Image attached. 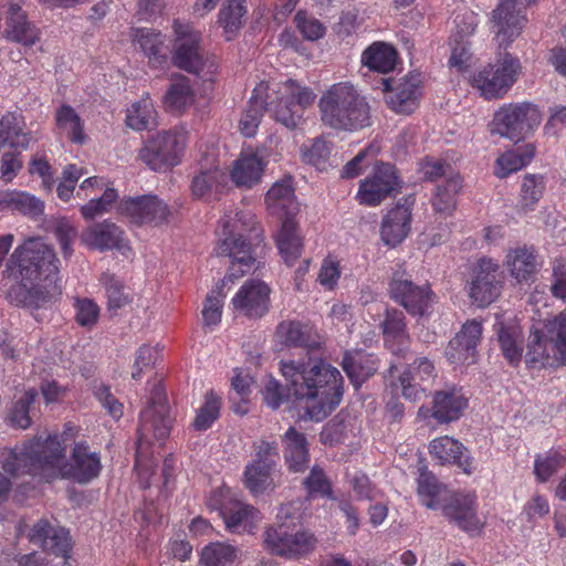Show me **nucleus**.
<instances>
[{"instance_id": "obj_38", "label": "nucleus", "mask_w": 566, "mask_h": 566, "mask_svg": "<svg viewBox=\"0 0 566 566\" xmlns=\"http://www.w3.org/2000/svg\"><path fill=\"white\" fill-rule=\"evenodd\" d=\"M387 347L397 355H402L408 348L405 316L399 311H388L381 324Z\"/></svg>"}, {"instance_id": "obj_45", "label": "nucleus", "mask_w": 566, "mask_h": 566, "mask_svg": "<svg viewBox=\"0 0 566 566\" xmlns=\"http://www.w3.org/2000/svg\"><path fill=\"white\" fill-rule=\"evenodd\" d=\"M193 99L195 94L189 78L179 75L172 78L164 97V105L170 112H182L193 103Z\"/></svg>"}, {"instance_id": "obj_59", "label": "nucleus", "mask_w": 566, "mask_h": 566, "mask_svg": "<svg viewBox=\"0 0 566 566\" xmlns=\"http://www.w3.org/2000/svg\"><path fill=\"white\" fill-rule=\"evenodd\" d=\"M220 412V399L214 394H208L205 403L199 408L192 426L198 431H206L218 419Z\"/></svg>"}, {"instance_id": "obj_20", "label": "nucleus", "mask_w": 566, "mask_h": 566, "mask_svg": "<svg viewBox=\"0 0 566 566\" xmlns=\"http://www.w3.org/2000/svg\"><path fill=\"white\" fill-rule=\"evenodd\" d=\"M384 92L387 96L388 106L398 114H410L417 106L420 96L421 80L419 74L409 73L401 77L395 86H391L389 78H382Z\"/></svg>"}, {"instance_id": "obj_15", "label": "nucleus", "mask_w": 566, "mask_h": 566, "mask_svg": "<svg viewBox=\"0 0 566 566\" xmlns=\"http://www.w3.org/2000/svg\"><path fill=\"white\" fill-rule=\"evenodd\" d=\"M398 186L399 180L394 166L381 164L360 181L356 198L360 205L375 207L397 190Z\"/></svg>"}, {"instance_id": "obj_58", "label": "nucleus", "mask_w": 566, "mask_h": 566, "mask_svg": "<svg viewBox=\"0 0 566 566\" xmlns=\"http://www.w3.org/2000/svg\"><path fill=\"white\" fill-rule=\"evenodd\" d=\"M499 342L504 357L511 363L516 364L521 360L522 348L520 346L521 332L515 326H502L499 331Z\"/></svg>"}, {"instance_id": "obj_56", "label": "nucleus", "mask_w": 566, "mask_h": 566, "mask_svg": "<svg viewBox=\"0 0 566 566\" xmlns=\"http://www.w3.org/2000/svg\"><path fill=\"white\" fill-rule=\"evenodd\" d=\"M295 27L306 41H318L326 34V25L305 10H300L294 17Z\"/></svg>"}, {"instance_id": "obj_60", "label": "nucleus", "mask_w": 566, "mask_h": 566, "mask_svg": "<svg viewBox=\"0 0 566 566\" xmlns=\"http://www.w3.org/2000/svg\"><path fill=\"white\" fill-rule=\"evenodd\" d=\"M546 188L545 179L541 175H526L521 187V203L525 208H533L542 198Z\"/></svg>"}, {"instance_id": "obj_29", "label": "nucleus", "mask_w": 566, "mask_h": 566, "mask_svg": "<svg viewBox=\"0 0 566 566\" xmlns=\"http://www.w3.org/2000/svg\"><path fill=\"white\" fill-rule=\"evenodd\" d=\"M464 446L449 437L443 436L433 439L429 444V453L440 464H454L463 470L464 473H472V461L467 455Z\"/></svg>"}, {"instance_id": "obj_64", "label": "nucleus", "mask_w": 566, "mask_h": 566, "mask_svg": "<svg viewBox=\"0 0 566 566\" xmlns=\"http://www.w3.org/2000/svg\"><path fill=\"white\" fill-rule=\"evenodd\" d=\"M75 319L83 327H93L99 317L98 305L90 298H77L75 301Z\"/></svg>"}, {"instance_id": "obj_53", "label": "nucleus", "mask_w": 566, "mask_h": 566, "mask_svg": "<svg viewBox=\"0 0 566 566\" xmlns=\"http://www.w3.org/2000/svg\"><path fill=\"white\" fill-rule=\"evenodd\" d=\"M237 558V549L230 544L211 543L202 552L200 562L202 566H228Z\"/></svg>"}, {"instance_id": "obj_35", "label": "nucleus", "mask_w": 566, "mask_h": 566, "mask_svg": "<svg viewBox=\"0 0 566 566\" xmlns=\"http://www.w3.org/2000/svg\"><path fill=\"white\" fill-rule=\"evenodd\" d=\"M158 113L149 95L132 103L125 114V124L135 132L151 130L157 127Z\"/></svg>"}, {"instance_id": "obj_13", "label": "nucleus", "mask_w": 566, "mask_h": 566, "mask_svg": "<svg viewBox=\"0 0 566 566\" xmlns=\"http://www.w3.org/2000/svg\"><path fill=\"white\" fill-rule=\"evenodd\" d=\"M264 543L276 555L297 558L315 548L316 537L308 531L290 534L286 527L276 526L266 530Z\"/></svg>"}, {"instance_id": "obj_28", "label": "nucleus", "mask_w": 566, "mask_h": 566, "mask_svg": "<svg viewBox=\"0 0 566 566\" xmlns=\"http://www.w3.org/2000/svg\"><path fill=\"white\" fill-rule=\"evenodd\" d=\"M266 163L256 151H242L232 163L230 178L240 188H252L262 178Z\"/></svg>"}, {"instance_id": "obj_48", "label": "nucleus", "mask_w": 566, "mask_h": 566, "mask_svg": "<svg viewBox=\"0 0 566 566\" xmlns=\"http://www.w3.org/2000/svg\"><path fill=\"white\" fill-rule=\"evenodd\" d=\"M273 471L269 465L248 463L243 472V484L253 495L272 491L276 488Z\"/></svg>"}, {"instance_id": "obj_1", "label": "nucleus", "mask_w": 566, "mask_h": 566, "mask_svg": "<svg viewBox=\"0 0 566 566\" xmlns=\"http://www.w3.org/2000/svg\"><path fill=\"white\" fill-rule=\"evenodd\" d=\"M0 462L4 472L14 479L28 474L48 482L62 478L88 483L102 469L98 453L84 442L74 446L69 462L57 436H49L44 440L38 438L21 449L4 450L0 454Z\"/></svg>"}, {"instance_id": "obj_42", "label": "nucleus", "mask_w": 566, "mask_h": 566, "mask_svg": "<svg viewBox=\"0 0 566 566\" xmlns=\"http://www.w3.org/2000/svg\"><path fill=\"white\" fill-rule=\"evenodd\" d=\"M276 334L287 346L314 348L318 344L313 328L296 321L282 322L277 326Z\"/></svg>"}, {"instance_id": "obj_11", "label": "nucleus", "mask_w": 566, "mask_h": 566, "mask_svg": "<svg viewBox=\"0 0 566 566\" xmlns=\"http://www.w3.org/2000/svg\"><path fill=\"white\" fill-rule=\"evenodd\" d=\"M541 122V113L534 104H506L495 112L489 129L492 135L520 140L536 128Z\"/></svg>"}, {"instance_id": "obj_3", "label": "nucleus", "mask_w": 566, "mask_h": 566, "mask_svg": "<svg viewBox=\"0 0 566 566\" xmlns=\"http://www.w3.org/2000/svg\"><path fill=\"white\" fill-rule=\"evenodd\" d=\"M281 371L290 392L301 402L308 419H325L339 403L342 375L321 359L308 357L281 361Z\"/></svg>"}, {"instance_id": "obj_40", "label": "nucleus", "mask_w": 566, "mask_h": 566, "mask_svg": "<svg viewBox=\"0 0 566 566\" xmlns=\"http://www.w3.org/2000/svg\"><path fill=\"white\" fill-rule=\"evenodd\" d=\"M135 50L142 51L151 63H161L164 40L160 32L148 28H132L129 33Z\"/></svg>"}, {"instance_id": "obj_33", "label": "nucleus", "mask_w": 566, "mask_h": 566, "mask_svg": "<svg viewBox=\"0 0 566 566\" xmlns=\"http://www.w3.org/2000/svg\"><path fill=\"white\" fill-rule=\"evenodd\" d=\"M411 210L407 205H397L385 216L380 235L387 245L399 244L408 234L410 229Z\"/></svg>"}, {"instance_id": "obj_19", "label": "nucleus", "mask_w": 566, "mask_h": 566, "mask_svg": "<svg viewBox=\"0 0 566 566\" xmlns=\"http://www.w3.org/2000/svg\"><path fill=\"white\" fill-rule=\"evenodd\" d=\"M525 363L533 369H539L562 363V357L557 352V348H555L552 337L547 334L543 322H537L531 327Z\"/></svg>"}, {"instance_id": "obj_54", "label": "nucleus", "mask_w": 566, "mask_h": 566, "mask_svg": "<svg viewBox=\"0 0 566 566\" xmlns=\"http://www.w3.org/2000/svg\"><path fill=\"white\" fill-rule=\"evenodd\" d=\"M450 49L449 66L457 72H467L475 63V57L467 39L451 36Z\"/></svg>"}, {"instance_id": "obj_27", "label": "nucleus", "mask_w": 566, "mask_h": 566, "mask_svg": "<svg viewBox=\"0 0 566 566\" xmlns=\"http://www.w3.org/2000/svg\"><path fill=\"white\" fill-rule=\"evenodd\" d=\"M436 376L434 365L427 357L417 358L398 378L405 398L416 401L423 394L422 384Z\"/></svg>"}, {"instance_id": "obj_63", "label": "nucleus", "mask_w": 566, "mask_h": 566, "mask_svg": "<svg viewBox=\"0 0 566 566\" xmlns=\"http://www.w3.org/2000/svg\"><path fill=\"white\" fill-rule=\"evenodd\" d=\"M101 282L105 287L107 304L111 310L120 308L128 303V296L124 292L123 283L113 274L104 273Z\"/></svg>"}, {"instance_id": "obj_37", "label": "nucleus", "mask_w": 566, "mask_h": 566, "mask_svg": "<svg viewBox=\"0 0 566 566\" xmlns=\"http://www.w3.org/2000/svg\"><path fill=\"white\" fill-rule=\"evenodd\" d=\"M275 239L284 262L290 266L293 265L301 256L303 249V239L293 218H284L282 220Z\"/></svg>"}, {"instance_id": "obj_44", "label": "nucleus", "mask_w": 566, "mask_h": 566, "mask_svg": "<svg viewBox=\"0 0 566 566\" xmlns=\"http://www.w3.org/2000/svg\"><path fill=\"white\" fill-rule=\"evenodd\" d=\"M56 128L65 134L74 144H84L87 136L84 132V122L76 111L70 105H62L55 113Z\"/></svg>"}, {"instance_id": "obj_12", "label": "nucleus", "mask_w": 566, "mask_h": 566, "mask_svg": "<svg viewBox=\"0 0 566 566\" xmlns=\"http://www.w3.org/2000/svg\"><path fill=\"white\" fill-rule=\"evenodd\" d=\"M174 30L177 36L174 54L175 65L205 80H211L216 64L213 61L203 60L199 45L200 33L190 24L179 21H175Z\"/></svg>"}, {"instance_id": "obj_14", "label": "nucleus", "mask_w": 566, "mask_h": 566, "mask_svg": "<svg viewBox=\"0 0 566 566\" xmlns=\"http://www.w3.org/2000/svg\"><path fill=\"white\" fill-rule=\"evenodd\" d=\"M499 264L491 259H481L472 270L469 297L480 307L490 305L500 295Z\"/></svg>"}, {"instance_id": "obj_34", "label": "nucleus", "mask_w": 566, "mask_h": 566, "mask_svg": "<svg viewBox=\"0 0 566 566\" xmlns=\"http://www.w3.org/2000/svg\"><path fill=\"white\" fill-rule=\"evenodd\" d=\"M467 402L458 389L439 391L433 399L432 417L442 423L455 421L461 417Z\"/></svg>"}, {"instance_id": "obj_7", "label": "nucleus", "mask_w": 566, "mask_h": 566, "mask_svg": "<svg viewBox=\"0 0 566 566\" xmlns=\"http://www.w3.org/2000/svg\"><path fill=\"white\" fill-rule=\"evenodd\" d=\"M522 66L510 53L499 54L470 76V84L486 99L503 97L517 81Z\"/></svg>"}, {"instance_id": "obj_24", "label": "nucleus", "mask_w": 566, "mask_h": 566, "mask_svg": "<svg viewBox=\"0 0 566 566\" xmlns=\"http://www.w3.org/2000/svg\"><path fill=\"white\" fill-rule=\"evenodd\" d=\"M123 212L136 223L161 224L169 214L168 206L156 196L130 198L123 203Z\"/></svg>"}, {"instance_id": "obj_5", "label": "nucleus", "mask_w": 566, "mask_h": 566, "mask_svg": "<svg viewBox=\"0 0 566 566\" xmlns=\"http://www.w3.org/2000/svg\"><path fill=\"white\" fill-rule=\"evenodd\" d=\"M223 240L216 249L218 255L232 259L229 266V277H241L256 269L255 253L247 234L255 230V219L251 212H230L219 221Z\"/></svg>"}, {"instance_id": "obj_41", "label": "nucleus", "mask_w": 566, "mask_h": 566, "mask_svg": "<svg viewBox=\"0 0 566 566\" xmlns=\"http://www.w3.org/2000/svg\"><path fill=\"white\" fill-rule=\"evenodd\" d=\"M226 175L214 164V159L207 165L201 164L199 171L191 181V192L196 198H209L223 185Z\"/></svg>"}, {"instance_id": "obj_36", "label": "nucleus", "mask_w": 566, "mask_h": 566, "mask_svg": "<svg viewBox=\"0 0 566 566\" xmlns=\"http://www.w3.org/2000/svg\"><path fill=\"white\" fill-rule=\"evenodd\" d=\"M265 200L269 210L279 217L293 218L298 211L290 180L274 184L268 191Z\"/></svg>"}, {"instance_id": "obj_32", "label": "nucleus", "mask_w": 566, "mask_h": 566, "mask_svg": "<svg viewBox=\"0 0 566 566\" xmlns=\"http://www.w3.org/2000/svg\"><path fill=\"white\" fill-rule=\"evenodd\" d=\"M504 266L518 283H530L538 271L539 263L532 248L517 247L507 251Z\"/></svg>"}, {"instance_id": "obj_10", "label": "nucleus", "mask_w": 566, "mask_h": 566, "mask_svg": "<svg viewBox=\"0 0 566 566\" xmlns=\"http://www.w3.org/2000/svg\"><path fill=\"white\" fill-rule=\"evenodd\" d=\"M186 144L184 132L163 130L144 143L138 158L151 170L166 171L180 164Z\"/></svg>"}, {"instance_id": "obj_22", "label": "nucleus", "mask_w": 566, "mask_h": 566, "mask_svg": "<svg viewBox=\"0 0 566 566\" xmlns=\"http://www.w3.org/2000/svg\"><path fill=\"white\" fill-rule=\"evenodd\" d=\"M481 334L482 326L479 322L472 321L464 324L446 348V356L449 361L454 365L474 363L475 348Z\"/></svg>"}, {"instance_id": "obj_49", "label": "nucleus", "mask_w": 566, "mask_h": 566, "mask_svg": "<svg viewBox=\"0 0 566 566\" xmlns=\"http://www.w3.org/2000/svg\"><path fill=\"white\" fill-rule=\"evenodd\" d=\"M462 187L460 176H451L437 186L432 198V206L436 212L449 214L455 208V196Z\"/></svg>"}, {"instance_id": "obj_39", "label": "nucleus", "mask_w": 566, "mask_h": 566, "mask_svg": "<svg viewBox=\"0 0 566 566\" xmlns=\"http://www.w3.org/2000/svg\"><path fill=\"white\" fill-rule=\"evenodd\" d=\"M269 90V84L261 82L253 91L248 107L244 109L240 122L239 129L245 137H253L256 134L261 118L264 112L263 95Z\"/></svg>"}, {"instance_id": "obj_16", "label": "nucleus", "mask_w": 566, "mask_h": 566, "mask_svg": "<svg viewBox=\"0 0 566 566\" xmlns=\"http://www.w3.org/2000/svg\"><path fill=\"white\" fill-rule=\"evenodd\" d=\"M522 0H502L492 13V30L500 45L516 39L526 21Z\"/></svg>"}, {"instance_id": "obj_31", "label": "nucleus", "mask_w": 566, "mask_h": 566, "mask_svg": "<svg viewBox=\"0 0 566 566\" xmlns=\"http://www.w3.org/2000/svg\"><path fill=\"white\" fill-rule=\"evenodd\" d=\"M284 461L291 472H304L310 463V450L306 436L290 427L282 436Z\"/></svg>"}, {"instance_id": "obj_52", "label": "nucleus", "mask_w": 566, "mask_h": 566, "mask_svg": "<svg viewBox=\"0 0 566 566\" xmlns=\"http://www.w3.org/2000/svg\"><path fill=\"white\" fill-rule=\"evenodd\" d=\"M10 212H18L31 218L42 214L44 203L35 196L20 190H7Z\"/></svg>"}, {"instance_id": "obj_26", "label": "nucleus", "mask_w": 566, "mask_h": 566, "mask_svg": "<svg viewBox=\"0 0 566 566\" xmlns=\"http://www.w3.org/2000/svg\"><path fill=\"white\" fill-rule=\"evenodd\" d=\"M29 539L56 556L66 557L71 548L69 532L64 527L51 525L45 520H40L33 525Z\"/></svg>"}, {"instance_id": "obj_9", "label": "nucleus", "mask_w": 566, "mask_h": 566, "mask_svg": "<svg viewBox=\"0 0 566 566\" xmlns=\"http://www.w3.org/2000/svg\"><path fill=\"white\" fill-rule=\"evenodd\" d=\"M211 510L219 512L226 528L231 533H252L260 522V512L242 502L237 493L228 486L213 491L207 501Z\"/></svg>"}, {"instance_id": "obj_21", "label": "nucleus", "mask_w": 566, "mask_h": 566, "mask_svg": "<svg viewBox=\"0 0 566 566\" xmlns=\"http://www.w3.org/2000/svg\"><path fill=\"white\" fill-rule=\"evenodd\" d=\"M271 289L261 280H248L231 300L237 312L249 317H261L270 307Z\"/></svg>"}, {"instance_id": "obj_23", "label": "nucleus", "mask_w": 566, "mask_h": 566, "mask_svg": "<svg viewBox=\"0 0 566 566\" xmlns=\"http://www.w3.org/2000/svg\"><path fill=\"white\" fill-rule=\"evenodd\" d=\"M27 0H10L6 20L7 36L25 46L34 45L40 33L38 28L28 20V14L23 10Z\"/></svg>"}, {"instance_id": "obj_2", "label": "nucleus", "mask_w": 566, "mask_h": 566, "mask_svg": "<svg viewBox=\"0 0 566 566\" xmlns=\"http://www.w3.org/2000/svg\"><path fill=\"white\" fill-rule=\"evenodd\" d=\"M8 271L20 281L9 294L17 304L40 307L61 294L59 260L42 239L32 238L15 248Z\"/></svg>"}, {"instance_id": "obj_43", "label": "nucleus", "mask_w": 566, "mask_h": 566, "mask_svg": "<svg viewBox=\"0 0 566 566\" xmlns=\"http://www.w3.org/2000/svg\"><path fill=\"white\" fill-rule=\"evenodd\" d=\"M361 62L371 71L388 73L396 66L397 52L391 45L375 42L363 52Z\"/></svg>"}, {"instance_id": "obj_62", "label": "nucleus", "mask_w": 566, "mask_h": 566, "mask_svg": "<svg viewBox=\"0 0 566 566\" xmlns=\"http://www.w3.org/2000/svg\"><path fill=\"white\" fill-rule=\"evenodd\" d=\"M36 391L30 389L25 391L13 405L10 412V421L13 426L20 429H27L31 424V418L29 416L30 405L33 403Z\"/></svg>"}, {"instance_id": "obj_50", "label": "nucleus", "mask_w": 566, "mask_h": 566, "mask_svg": "<svg viewBox=\"0 0 566 566\" xmlns=\"http://www.w3.org/2000/svg\"><path fill=\"white\" fill-rule=\"evenodd\" d=\"M247 8L242 0H229L219 12V23L231 40L243 25Z\"/></svg>"}, {"instance_id": "obj_30", "label": "nucleus", "mask_w": 566, "mask_h": 566, "mask_svg": "<svg viewBox=\"0 0 566 566\" xmlns=\"http://www.w3.org/2000/svg\"><path fill=\"white\" fill-rule=\"evenodd\" d=\"M441 510L446 517L471 535L478 534L482 528L475 514L474 501L468 496L453 495Z\"/></svg>"}, {"instance_id": "obj_25", "label": "nucleus", "mask_w": 566, "mask_h": 566, "mask_svg": "<svg viewBox=\"0 0 566 566\" xmlns=\"http://www.w3.org/2000/svg\"><path fill=\"white\" fill-rule=\"evenodd\" d=\"M25 119L21 114L7 113L0 119V151L10 148L21 153L36 140L32 132L25 129Z\"/></svg>"}, {"instance_id": "obj_51", "label": "nucleus", "mask_w": 566, "mask_h": 566, "mask_svg": "<svg viewBox=\"0 0 566 566\" xmlns=\"http://www.w3.org/2000/svg\"><path fill=\"white\" fill-rule=\"evenodd\" d=\"M233 277H229V275L220 281L216 287L207 295L203 308H202V318L203 325L207 328H212L217 326L221 322L222 316V301L224 294L222 292L223 286L227 280H232Z\"/></svg>"}, {"instance_id": "obj_57", "label": "nucleus", "mask_w": 566, "mask_h": 566, "mask_svg": "<svg viewBox=\"0 0 566 566\" xmlns=\"http://www.w3.org/2000/svg\"><path fill=\"white\" fill-rule=\"evenodd\" d=\"M332 148L329 144L321 138L312 140L310 144H304L301 147V156L304 163L313 165L321 170L327 167Z\"/></svg>"}, {"instance_id": "obj_4", "label": "nucleus", "mask_w": 566, "mask_h": 566, "mask_svg": "<svg viewBox=\"0 0 566 566\" xmlns=\"http://www.w3.org/2000/svg\"><path fill=\"white\" fill-rule=\"evenodd\" d=\"M321 118L335 129L357 130L370 125V107L347 82L329 86L318 101Z\"/></svg>"}, {"instance_id": "obj_55", "label": "nucleus", "mask_w": 566, "mask_h": 566, "mask_svg": "<svg viewBox=\"0 0 566 566\" xmlns=\"http://www.w3.org/2000/svg\"><path fill=\"white\" fill-rule=\"evenodd\" d=\"M343 368L356 386H359L376 371L375 364L361 354L345 356Z\"/></svg>"}, {"instance_id": "obj_8", "label": "nucleus", "mask_w": 566, "mask_h": 566, "mask_svg": "<svg viewBox=\"0 0 566 566\" xmlns=\"http://www.w3.org/2000/svg\"><path fill=\"white\" fill-rule=\"evenodd\" d=\"M269 111L274 119L287 128H295L303 118L304 109L314 102L313 92L289 80L272 88Z\"/></svg>"}, {"instance_id": "obj_17", "label": "nucleus", "mask_w": 566, "mask_h": 566, "mask_svg": "<svg viewBox=\"0 0 566 566\" xmlns=\"http://www.w3.org/2000/svg\"><path fill=\"white\" fill-rule=\"evenodd\" d=\"M390 296L412 315H426L433 303L428 285H415L403 275L396 274L390 283Z\"/></svg>"}, {"instance_id": "obj_6", "label": "nucleus", "mask_w": 566, "mask_h": 566, "mask_svg": "<svg viewBox=\"0 0 566 566\" xmlns=\"http://www.w3.org/2000/svg\"><path fill=\"white\" fill-rule=\"evenodd\" d=\"M171 429V418L166 396L160 387L151 392L150 405L140 413L138 428V447L136 451V464L138 479L143 488L150 485L154 461L146 455L147 444L154 438L158 441L166 439Z\"/></svg>"}, {"instance_id": "obj_46", "label": "nucleus", "mask_w": 566, "mask_h": 566, "mask_svg": "<svg viewBox=\"0 0 566 566\" xmlns=\"http://www.w3.org/2000/svg\"><path fill=\"white\" fill-rule=\"evenodd\" d=\"M418 494L421 503L431 510L442 509L449 501L447 490L438 483L436 476L428 472H421L418 480Z\"/></svg>"}, {"instance_id": "obj_61", "label": "nucleus", "mask_w": 566, "mask_h": 566, "mask_svg": "<svg viewBox=\"0 0 566 566\" xmlns=\"http://www.w3.org/2000/svg\"><path fill=\"white\" fill-rule=\"evenodd\" d=\"M543 323L562 357V363H566V313H560L552 319H545Z\"/></svg>"}, {"instance_id": "obj_47", "label": "nucleus", "mask_w": 566, "mask_h": 566, "mask_svg": "<svg viewBox=\"0 0 566 566\" xmlns=\"http://www.w3.org/2000/svg\"><path fill=\"white\" fill-rule=\"evenodd\" d=\"M534 155L535 147L531 144L506 151L496 160L495 175L500 178L507 177L531 163Z\"/></svg>"}, {"instance_id": "obj_18", "label": "nucleus", "mask_w": 566, "mask_h": 566, "mask_svg": "<svg viewBox=\"0 0 566 566\" xmlns=\"http://www.w3.org/2000/svg\"><path fill=\"white\" fill-rule=\"evenodd\" d=\"M81 242L93 250H117L128 255L130 247L124 231L115 223L103 221L87 227L81 234Z\"/></svg>"}]
</instances>
